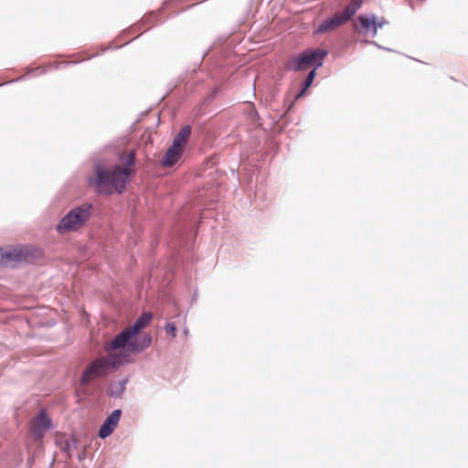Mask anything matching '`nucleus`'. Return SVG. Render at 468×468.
<instances>
[{"mask_svg": "<svg viewBox=\"0 0 468 468\" xmlns=\"http://www.w3.org/2000/svg\"><path fill=\"white\" fill-rule=\"evenodd\" d=\"M51 420L44 410H41L34 416L29 423V435L37 441H41L45 433L51 428Z\"/></svg>", "mask_w": 468, "mask_h": 468, "instance_id": "obj_9", "label": "nucleus"}, {"mask_svg": "<svg viewBox=\"0 0 468 468\" xmlns=\"http://www.w3.org/2000/svg\"><path fill=\"white\" fill-rule=\"evenodd\" d=\"M91 206L83 204L71 209L59 222L57 229L59 233L79 229L90 218Z\"/></svg>", "mask_w": 468, "mask_h": 468, "instance_id": "obj_5", "label": "nucleus"}, {"mask_svg": "<svg viewBox=\"0 0 468 468\" xmlns=\"http://www.w3.org/2000/svg\"><path fill=\"white\" fill-rule=\"evenodd\" d=\"M121 415V410H114L110 416L107 417L99 431V436L101 438L104 439L112 433L120 421Z\"/></svg>", "mask_w": 468, "mask_h": 468, "instance_id": "obj_10", "label": "nucleus"}, {"mask_svg": "<svg viewBox=\"0 0 468 468\" xmlns=\"http://www.w3.org/2000/svg\"><path fill=\"white\" fill-rule=\"evenodd\" d=\"M326 55L327 52L321 48L309 49L299 57L291 59L287 64V68L294 71L306 70L314 66L318 68L322 66L323 59Z\"/></svg>", "mask_w": 468, "mask_h": 468, "instance_id": "obj_6", "label": "nucleus"}, {"mask_svg": "<svg viewBox=\"0 0 468 468\" xmlns=\"http://www.w3.org/2000/svg\"><path fill=\"white\" fill-rule=\"evenodd\" d=\"M184 150L175 145H171L161 161V164L165 167L173 166L182 156Z\"/></svg>", "mask_w": 468, "mask_h": 468, "instance_id": "obj_11", "label": "nucleus"}, {"mask_svg": "<svg viewBox=\"0 0 468 468\" xmlns=\"http://www.w3.org/2000/svg\"><path fill=\"white\" fill-rule=\"evenodd\" d=\"M40 256V251L28 247H17L10 250L0 248V265L15 267L21 262H31Z\"/></svg>", "mask_w": 468, "mask_h": 468, "instance_id": "obj_7", "label": "nucleus"}, {"mask_svg": "<svg viewBox=\"0 0 468 468\" xmlns=\"http://www.w3.org/2000/svg\"><path fill=\"white\" fill-rule=\"evenodd\" d=\"M151 340L149 335H144L142 337L136 336L127 326L112 340L105 344V350L109 352V354H122L126 356L128 362H130L127 352H141L150 346Z\"/></svg>", "mask_w": 468, "mask_h": 468, "instance_id": "obj_2", "label": "nucleus"}, {"mask_svg": "<svg viewBox=\"0 0 468 468\" xmlns=\"http://www.w3.org/2000/svg\"><path fill=\"white\" fill-rule=\"evenodd\" d=\"M167 334L171 335L172 337L176 335V326L173 323H167L165 327Z\"/></svg>", "mask_w": 468, "mask_h": 468, "instance_id": "obj_15", "label": "nucleus"}, {"mask_svg": "<svg viewBox=\"0 0 468 468\" xmlns=\"http://www.w3.org/2000/svg\"><path fill=\"white\" fill-rule=\"evenodd\" d=\"M388 21L384 17H378L376 15L358 16L354 24L355 29L363 35L376 37L378 28H382Z\"/></svg>", "mask_w": 468, "mask_h": 468, "instance_id": "obj_8", "label": "nucleus"}, {"mask_svg": "<svg viewBox=\"0 0 468 468\" xmlns=\"http://www.w3.org/2000/svg\"><path fill=\"white\" fill-rule=\"evenodd\" d=\"M316 75V71L315 69H313L309 72V74L307 75L305 80L303 81V83L302 84V90L301 91L296 95L295 99L298 100L299 98L303 97L306 90L309 89V87L312 85L313 81H314V79Z\"/></svg>", "mask_w": 468, "mask_h": 468, "instance_id": "obj_14", "label": "nucleus"}, {"mask_svg": "<svg viewBox=\"0 0 468 468\" xmlns=\"http://www.w3.org/2000/svg\"><path fill=\"white\" fill-rule=\"evenodd\" d=\"M152 320V314L150 313L143 314L133 325L128 326L132 332L139 336V332L144 328Z\"/></svg>", "mask_w": 468, "mask_h": 468, "instance_id": "obj_13", "label": "nucleus"}, {"mask_svg": "<svg viewBox=\"0 0 468 468\" xmlns=\"http://www.w3.org/2000/svg\"><path fill=\"white\" fill-rule=\"evenodd\" d=\"M128 363L126 356L122 354H108L90 363L82 373L80 383L88 385L92 380L106 376L116 367Z\"/></svg>", "mask_w": 468, "mask_h": 468, "instance_id": "obj_3", "label": "nucleus"}, {"mask_svg": "<svg viewBox=\"0 0 468 468\" xmlns=\"http://www.w3.org/2000/svg\"><path fill=\"white\" fill-rule=\"evenodd\" d=\"M121 165H97L94 169V177L90 184L101 195L121 194L123 192L129 177L133 173L135 154L133 151L123 154L120 157Z\"/></svg>", "mask_w": 468, "mask_h": 468, "instance_id": "obj_1", "label": "nucleus"}, {"mask_svg": "<svg viewBox=\"0 0 468 468\" xmlns=\"http://www.w3.org/2000/svg\"><path fill=\"white\" fill-rule=\"evenodd\" d=\"M191 134V127L189 125H185L181 128L178 134L174 138L172 145H175L178 148L184 150L185 145L186 144Z\"/></svg>", "mask_w": 468, "mask_h": 468, "instance_id": "obj_12", "label": "nucleus"}, {"mask_svg": "<svg viewBox=\"0 0 468 468\" xmlns=\"http://www.w3.org/2000/svg\"><path fill=\"white\" fill-rule=\"evenodd\" d=\"M363 0H351L341 12L335 13L332 17L324 21L317 28L318 33H326L335 30L348 22L361 8Z\"/></svg>", "mask_w": 468, "mask_h": 468, "instance_id": "obj_4", "label": "nucleus"}]
</instances>
